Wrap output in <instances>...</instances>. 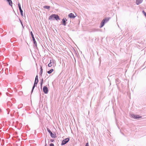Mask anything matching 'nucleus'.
I'll return each instance as SVG.
<instances>
[{
	"mask_svg": "<svg viewBox=\"0 0 146 146\" xmlns=\"http://www.w3.org/2000/svg\"><path fill=\"white\" fill-rule=\"evenodd\" d=\"M54 19L57 20H60L59 16L56 14H53L50 16L49 17V20H54Z\"/></svg>",
	"mask_w": 146,
	"mask_h": 146,
	"instance_id": "nucleus-1",
	"label": "nucleus"
},
{
	"mask_svg": "<svg viewBox=\"0 0 146 146\" xmlns=\"http://www.w3.org/2000/svg\"><path fill=\"white\" fill-rule=\"evenodd\" d=\"M56 62L54 60H51L50 63L48 64V66L49 67H51L52 66H54L56 65Z\"/></svg>",
	"mask_w": 146,
	"mask_h": 146,
	"instance_id": "nucleus-2",
	"label": "nucleus"
},
{
	"mask_svg": "<svg viewBox=\"0 0 146 146\" xmlns=\"http://www.w3.org/2000/svg\"><path fill=\"white\" fill-rule=\"evenodd\" d=\"M109 18H106L105 19H103L101 23L100 28L102 27L104 25L105 23L107 22L109 20Z\"/></svg>",
	"mask_w": 146,
	"mask_h": 146,
	"instance_id": "nucleus-3",
	"label": "nucleus"
},
{
	"mask_svg": "<svg viewBox=\"0 0 146 146\" xmlns=\"http://www.w3.org/2000/svg\"><path fill=\"white\" fill-rule=\"evenodd\" d=\"M69 139L68 138H66L65 139L63 140L61 143V145H63L65 144L69 141Z\"/></svg>",
	"mask_w": 146,
	"mask_h": 146,
	"instance_id": "nucleus-4",
	"label": "nucleus"
},
{
	"mask_svg": "<svg viewBox=\"0 0 146 146\" xmlns=\"http://www.w3.org/2000/svg\"><path fill=\"white\" fill-rule=\"evenodd\" d=\"M131 116L132 117L135 119L141 118L142 117L141 116H140L139 115L135 114H132L131 115Z\"/></svg>",
	"mask_w": 146,
	"mask_h": 146,
	"instance_id": "nucleus-5",
	"label": "nucleus"
},
{
	"mask_svg": "<svg viewBox=\"0 0 146 146\" xmlns=\"http://www.w3.org/2000/svg\"><path fill=\"white\" fill-rule=\"evenodd\" d=\"M31 34L32 36V38H33V40L34 42V43L36 46H37V43L36 42V40L35 39L34 37V36L33 35L32 32H31Z\"/></svg>",
	"mask_w": 146,
	"mask_h": 146,
	"instance_id": "nucleus-6",
	"label": "nucleus"
},
{
	"mask_svg": "<svg viewBox=\"0 0 146 146\" xmlns=\"http://www.w3.org/2000/svg\"><path fill=\"white\" fill-rule=\"evenodd\" d=\"M76 16V14H75V15L73 13H70L68 15V16L70 18H74Z\"/></svg>",
	"mask_w": 146,
	"mask_h": 146,
	"instance_id": "nucleus-7",
	"label": "nucleus"
},
{
	"mask_svg": "<svg viewBox=\"0 0 146 146\" xmlns=\"http://www.w3.org/2000/svg\"><path fill=\"white\" fill-rule=\"evenodd\" d=\"M43 90L45 94H47L48 92V89L46 86H44L43 87Z\"/></svg>",
	"mask_w": 146,
	"mask_h": 146,
	"instance_id": "nucleus-8",
	"label": "nucleus"
},
{
	"mask_svg": "<svg viewBox=\"0 0 146 146\" xmlns=\"http://www.w3.org/2000/svg\"><path fill=\"white\" fill-rule=\"evenodd\" d=\"M47 130H48V132H49V133H50V136L52 137H55V135L54 134H52V132L49 129H47Z\"/></svg>",
	"mask_w": 146,
	"mask_h": 146,
	"instance_id": "nucleus-9",
	"label": "nucleus"
},
{
	"mask_svg": "<svg viewBox=\"0 0 146 146\" xmlns=\"http://www.w3.org/2000/svg\"><path fill=\"white\" fill-rule=\"evenodd\" d=\"M18 7H19V8L20 12L21 15H22V13H23V11L21 9V6L20 4V3H18Z\"/></svg>",
	"mask_w": 146,
	"mask_h": 146,
	"instance_id": "nucleus-10",
	"label": "nucleus"
},
{
	"mask_svg": "<svg viewBox=\"0 0 146 146\" xmlns=\"http://www.w3.org/2000/svg\"><path fill=\"white\" fill-rule=\"evenodd\" d=\"M38 80H35L34 84L33 86V90L34 88L36 86L37 84L38 83Z\"/></svg>",
	"mask_w": 146,
	"mask_h": 146,
	"instance_id": "nucleus-11",
	"label": "nucleus"
},
{
	"mask_svg": "<svg viewBox=\"0 0 146 146\" xmlns=\"http://www.w3.org/2000/svg\"><path fill=\"white\" fill-rule=\"evenodd\" d=\"M143 0H136V3L139 5L142 2Z\"/></svg>",
	"mask_w": 146,
	"mask_h": 146,
	"instance_id": "nucleus-12",
	"label": "nucleus"
},
{
	"mask_svg": "<svg viewBox=\"0 0 146 146\" xmlns=\"http://www.w3.org/2000/svg\"><path fill=\"white\" fill-rule=\"evenodd\" d=\"M10 5L11 6L12 4V1L11 0H7Z\"/></svg>",
	"mask_w": 146,
	"mask_h": 146,
	"instance_id": "nucleus-13",
	"label": "nucleus"
},
{
	"mask_svg": "<svg viewBox=\"0 0 146 146\" xmlns=\"http://www.w3.org/2000/svg\"><path fill=\"white\" fill-rule=\"evenodd\" d=\"M53 71H54V70L53 69H51L49 71H48L47 72V73L48 74H50Z\"/></svg>",
	"mask_w": 146,
	"mask_h": 146,
	"instance_id": "nucleus-14",
	"label": "nucleus"
},
{
	"mask_svg": "<svg viewBox=\"0 0 146 146\" xmlns=\"http://www.w3.org/2000/svg\"><path fill=\"white\" fill-rule=\"evenodd\" d=\"M50 7L49 6H45L44 7V8L45 9H50Z\"/></svg>",
	"mask_w": 146,
	"mask_h": 146,
	"instance_id": "nucleus-15",
	"label": "nucleus"
},
{
	"mask_svg": "<svg viewBox=\"0 0 146 146\" xmlns=\"http://www.w3.org/2000/svg\"><path fill=\"white\" fill-rule=\"evenodd\" d=\"M62 21L63 22L64 25H66V23H65L66 21H65V19H63Z\"/></svg>",
	"mask_w": 146,
	"mask_h": 146,
	"instance_id": "nucleus-16",
	"label": "nucleus"
},
{
	"mask_svg": "<svg viewBox=\"0 0 146 146\" xmlns=\"http://www.w3.org/2000/svg\"><path fill=\"white\" fill-rule=\"evenodd\" d=\"M142 12H143V13L144 15L146 17V13L145 12V11H142Z\"/></svg>",
	"mask_w": 146,
	"mask_h": 146,
	"instance_id": "nucleus-17",
	"label": "nucleus"
},
{
	"mask_svg": "<svg viewBox=\"0 0 146 146\" xmlns=\"http://www.w3.org/2000/svg\"><path fill=\"white\" fill-rule=\"evenodd\" d=\"M35 80H38V77L37 75L36 76Z\"/></svg>",
	"mask_w": 146,
	"mask_h": 146,
	"instance_id": "nucleus-18",
	"label": "nucleus"
},
{
	"mask_svg": "<svg viewBox=\"0 0 146 146\" xmlns=\"http://www.w3.org/2000/svg\"><path fill=\"white\" fill-rule=\"evenodd\" d=\"M50 146H54V145L53 143H51L50 145Z\"/></svg>",
	"mask_w": 146,
	"mask_h": 146,
	"instance_id": "nucleus-19",
	"label": "nucleus"
},
{
	"mask_svg": "<svg viewBox=\"0 0 146 146\" xmlns=\"http://www.w3.org/2000/svg\"><path fill=\"white\" fill-rule=\"evenodd\" d=\"M40 72H41V73H42V67H41Z\"/></svg>",
	"mask_w": 146,
	"mask_h": 146,
	"instance_id": "nucleus-20",
	"label": "nucleus"
},
{
	"mask_svg": "<svg viewBox=\"0 0 146 146\" xmlns=\"http://www.w3.org/2000/svg\"><path fill=\"white\" fill-rule=\"evenodd\" d=\"M89 146L88 143H87L86 144V146Z\"/></svg>",
	"mask_w": 146,
	"mask_h": 146,
	"instance_id": "nucleus-21",
	"label": "nucleus"
},
{
	"mask_svg": "<svg viewBox=\"0 0 146 146\" xmlns=\"http://www.w3.org/2000/svg\"><path fill=\"white\" fill-rule=\"evenodd\" d=\"M42 83H43V80L42 79V82L41 83V85H42Z\"/></svg>",
	"mask_w": 146,
	"mask_h": 146,
	"instance_id": "nucleus-22",
	"label": "nucleus"
},
{
	"mask_svg": "<svg viewBox=\"0 0 146 146\" xmlns=\"http://www.w3.org/2000/svg\"><path fill=\"white\" fill-rule=\"evenodd\" d=\"M51 141L52 142L53 141H52V140Z\"/></svg>",
	"mask_w": 146,
	"mask_h": 146,
	"instance_id": "nucleus-23",
	"label": "nucleus"
}]
</instances>
